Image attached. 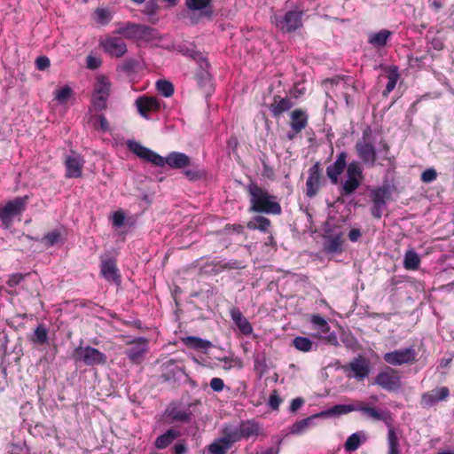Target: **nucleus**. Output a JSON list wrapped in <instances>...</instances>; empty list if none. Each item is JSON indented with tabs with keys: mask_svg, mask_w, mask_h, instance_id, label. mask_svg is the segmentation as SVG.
Returning <instances> with one entry per match:
<instances>
[{
	"mask_svg": "<svg viewBox=\"0 0 454 454\" xmlns=\"http://www.w3.org/2000/svg\"><path fill=\"white\" fill-rule=\"evenodd\" d=\"M347 153L341 152L337 156L336 160L327 167L326 175L333 184H337L339 183V176L347 166Z\"/></svg>",
	"mask_w": 454,
	"mask_h": 454,
	"instance_id": "19",
	"label": "nucleus"
},
{
	"mask_svg": "<svg viewBox=\"0 0 454 454\" xmlns=\"http://www.w3.org/2000/svg\"><path fill=\"white\" fill-rule=\"evenodd\" d=\"M389 195L387 187H380L373 190L371 193L372 200V215L375 218H380L386 207V199Z\"/></svg>",
	"mask_w": 454,
	"mask_h": 454,
	"instance_id": "15",
	"label": "nucleus"
},
{
	"mask_svg": "<svg viewBox=\"0 0 454 454\" xmlns=\"http://www.w3.org/2000/svg\"><path fill=\"white\" fill-rule=\"evenodd\" d=\"M124 354L134 364H140L148 352V340L145 338L134 339L128 343Z\"/></svg>",
	"mask_w": 454,
	"mask_h": 454,
	"instance_id": "9",
	"label": "nucleus"
},
{
	"mask_svg": "<svg viewBox=\"0 0 454 454\" xmlns=\"http://www.w3.org/2000/svg\"><path fill=\"white\" fill-rule=\"evenodd\" d=\"M437 177V172L434 168H427L421 174V181L428 184L434 181Z\"/></svg>",
	"mask_w": 454,
	"mask_h": 454,
	"instance_id": "55",
	"label": "nucleus"
},
{
	"mask_svg": "<svg viewBox=\"0 0 454 454\" xmlns=\"http://www.w3.org/2000/svg\"><path fill=\"white\" fill-rule=\"evenodd\" d=\"M167 415L171 419L172 422L187 423L192 420V413L189 408L170 406L167 410Z\"/></svg>",
	"mask_w": 454,
	"mask_h": 454,
	"instance_id": "26",
	"label": "nucleus"
},
{
	"mask_svg": "<svg viewBox=\"0 0 454 454\" xmlns=\"http://www.w3.org/2000/svg\"><path fill=\"white\" fill-rule=\"evenodd\" d=\"M420 264V257L414 249H409L404 254L403 267L408 270H418Z\"/></svg>",
	"mask_w": 454,
	"mask_h": 454,
	"instance_id": "32",
	"label": "nucleus"
},
{
	"mask_svg": "<svg viewBox=\"0 0 454 454\" xmlns=\"http://www.w3.org/2000/svg\"><path fill=\"white\" fill-rule=\"evenodd\" d=\"M159 38L160 34L157 29L145 25H141L138 40H145L150 42L157 40Z\"/></svg>",
	"mask_w": 454,
	"mask_h": 454,
	"instance_id": "43",
	"label": "nucleus"
},
{
	"mask_svg": "<svg viewBox=\"0 0 454 454\" xmlns=\"http://www.w3.org/2000/svg\"><path fill=\"white\" fill-rule=\"evenodd\" d=\"M169 166L171 168L181 169L191 164V159L188 155L179 152H172L167 157H162L161 164H156L157 167Z\"/></svg>",
	"mask_w": 454,
	"mask_h": 454,
	"instance_id": "17",
	"label": "nucleus"
},
{
	"mask_svg": "<svg viewBox=\"0 0 454 454\" xmlns=\"http://www.w3.org/2000/svg\"><path fill=\"white\" fill-rule=\"evenodd\" d=\"M223 436L221 437L225 442H227L231 447L233 443L240 441L241 434L239 426L228 425L223 428L222 431Z\"/></svg>",
	"mask_w": 454,
	"mask_h": 454,
	"instance_id": "29",
	"label": "nucleus"
},
{
	"mask_svg": "<svg viewBox=\"0 0 454 454\" xmlns=\"http://www.w3.org/2000/svg\"><path fill=\"white\" fill-rule=\"evenodd\" d=\"M303 403H304L303 398H301V397L294 398L291 403V405L289 408L290 411L291 412L297 411L302 406Z\"/></svg>",
	"mask_w": 454,
	"mask_h": 454,
	"instance_id": "64",
	"label": "nucleus"
},
{
	"mask_svg": "<svg viewBox=\"0 0 454 454\" xmlns=\"http://www.w3.org/2000/svg\"><path fill=\"white\" fill-rule=\"evenodd\" d=\"M211 0H185V5L192 12L190 17L192 24H196L201 19H211L213 11L210 8Z\"/></svg>",
	"mask_w": 454,
	"mask_h": 454,
	"instance_id": "8",
	"label": "nucleus"
},
{
	"mask_svg": "<svg viewBox=\"0 0 454 454\" xmlns=\"http://www.w3.org/2000/svg\"><path fill=\"white\" fill-rule=\"evenodd\" d=\"M356 150L359 158L365 164L374 166L377 153L374 145L365 138V135L356 144Z\"/></svg>",
	"mask_w": 454,
	"mask_h": 454,
	"instance_id": "14",
	"label": "nucleus"
},
{
	"mask_svg": "<svg viewBox=\"0 0 454 454\" xmlns=\"http://www.w3.org/2000/svg\"><path fill=\"white\" fill-rule=\"evenodd\" d=\"M104 51L112 57L121 58L127 52L125 42L119 37H109L101 43Z\"/></svg>",
	"mask_w": 454,
	"mask_h": 454,
	"instance_id": "18",
	"label": "nucleus"
},
{
	"mask_svg": "<svg viewBox=\"0 0 454 454\" xmlns=\"http://www.w3.org/2000/svg\"><path fill=\"white\" fill-rule=\"evenodd\" d=\"M388 454H399V442L395 431L393 427L389 428L387 434Z\"/></svg>",
	"mask_w": 454,
	"mask_h": 454,
	"instance_id": "46",
	"label": "nucleus"
},
{
	"mask_svg": "<svg viewBox=\"0 0 454 454\" xmlns=\"http://www.w3.org/2000/svg\"><path fill=\"white\" fill-rule=\"evenodd\" d=\"M247 192L250 196L251 211L270 215L281 214V206L278 202L277 197L270 194L256 183L249 184Z\"/></svg>",
	"mask_w": 454,
	"mask_h": 454,
	"instance_id": "1",
	"label": "nucleus"
},
{
	"mask_svg": "<svg viewBox=\"0 0 454 454\" xmlns=\"http://www.w3.org/2000/svg\"><path fill=\"white\" fill-rule=\"evenodd\" d=\"M184 176L189 180H198L202 177V173L197 169H187L184 171Z\"/></svg>",
	"mask_w": 454,
	"mask_h": 454,
	"instance_id": "63",
	"label": "nucleus"
},
{
	"mask_svg": "<svg viewBox=\"0 0 454 454\" xmlns=\"http://www.w3.org/2000/svg\"><path fill=\"white\" fill-rule=\"evenodd\" d=\"M374 384L389 392L397 391L402 387L400 376L391 367L380 372L374 379Z\"/></svg>",
	"mask_w": 454,
	"mask_h": 454,
	"instance_id": "5",
	"label": "nucleus"
},
{
	"mask_svg": "<svg viewBox=\"0 0 454 454\" xmlns=\"http://www.w3.org/2000/svg\"><path fill=\"white\" fill-rule=\"evenodd\" d=\"M111 83L105 76H99L94 86L92 105L97 111H102L106 107V102L110 95Z\"/></svg>",
	"mask_w": 454,
	"mask_h": 454,
	"instance_id": "4",
	"label": "nucleus"
},
{
	"mask_svg": "<svg viewBox=\"0 0 454 454\" xmlns=\"http://www.w3.org/2000/svg\"><path fill=\"white\" fill-rule=\"evenodd\" d=\"M127 146L129 150L137 157L151 162L153 165L161 164L162 156L154 153L151 149L143 146L140 143L135 140H128Z\"/></svg>",
	"mask_w": 454,
	"mask_h": 454,
	"instance_id": "13",
	"label": "nucleus"
},
{
	"mask_svg": "<svg viewBox=\"0 0 454 454\" xmlns=\"http://www.w3.org/2000/svg\"><path fill=\"white\" fill-rule=\"evenodd\" d=\"M138 67H139V63L137 60H136L134 59H128L124 60V62L121 66V68L124 72L133 73L137 70Z\"/></svg>",
	"mask_w": 454,
	"mask_h": 454,
	"instance_id": "53",
	"label": "nucleus"
},
{
	"mask_svg": "<svg viewBox=\"0 0 454 454\" xmlns=\"http://www.w3.org/2000/svg\"><path fill=\"white\" fill-rule=\"evenodd\" d=\"M87 67L92 70L98 68L101 65V59L92 55H89L86 59Z\"/></svg>",
	"mask_w": 454,
	"mask_h": 454,
	"instance_id": "58",
	"label": "nucleus"
},
{
	"mask_svg": "<svg viewBox=\"0 0 454 454\" xmlns=\"http://www.w3.org/2000/svg\"><path fill=\"white\" fill-rule=\"evenodd\" d=\"M294 104L289 98H281L280 96H274L273 102L270 106V111L274 117H278L283 113L289 111Z\"/></svg>",
	"mask_w": 454,
	"mask_h": 454,
	"instance_id": "23",
	"label": "nucleus"
},
{
	"mask_svg": "<svg viewBox=\"0 0 454 454\" xmlns=\"http://www.w3.org/2000/svg\"><path fill=\"white\" fill-rule=\"evenodd\" d=\"M231 447L221 437L211 442L208 447V454H226Z\"/></svg>",
	"mask_w": 454,
	"mask_h": 454,
	"instance_id": "38",
	"label": "nucleus"
},
{
	"mask_svg": "<svg viewBox=\"0 0 454 454\" xmlns=\"http://www.w3.org/2000/svg\"><path fill=\"white\" fill-rule=\"evenodd\" d=\"M83 161L79 155L67 156L66 159L67 176L76 178L82 176Z\"/></svg>",
	"mask_w": 454,
	"mask_h": 454,
	"instance_id": "25",
	"label": "nucleus"
},
{
	"mask_svg": "<svg viewBox=\"0 0 454 454\" xmlns=\"http://www.w3.org/2000/svg\"><path fill=\"white\" fill-rule=\"evenodd\" d=\"M72 94V90L69 86H64L61 89L56 90L55 99L59 103L64 104L67 101Z\"/></svg>",
	"mask_w": 454,
	"mask_h": 454,
	"instance_id": "52",
	"label": "nucleus"
},
{
	"mask_svg": "<svg viewBox=\"0 0 454 454\" xmlns=\"http://www.w3.org/2000/svg\"><path fill=\"white\" fill-rule=\"evenodd\" d=\"M384 361L393 366L413 364L417 361V352L413 347L396 349L383 356Z\"/></svg>",
	"mask_w": 454,
	"mask_h": 454,
	"instance_id": "7",
	"label": "nucleus"
},
{
	"mask_svg": "<svg viewBox=\"0 0 454 454\" xmlns=\"http://www.w3.org/2000/svg\"><path fill=\"white\" fill-rule=\"evenodd\" d=\"M302 12L298 10H291L286 12L283 16L274 15L272 21L276 27L285 33H291L302 26Z\"/></svg>",
	"mask_w": 454,
	"mask_h": 454,
	"instance_id": "3",
	"label": "nucleus"
},
{
	"mask_svg": "<svg viewBox=\"0 0 454 454\" xmlns=\"http://www.w3.org/2000/svg\"><path fill=\"white\" fill-rule=\"evenodd\" d=\"M294 346L300 351L309 352L312 349L313 343L307 337L298 336L293 340Z\"/></svg>",
	"mask_w": 454,
	"mask_h": 454,
	"instance_id": "47",
	"label": "nucleus"
},
{
	"mask_svg": "<svg viewBox=\"0 0 454 454\" xmlns=\"http://www.w3.org/2000/svg\"><path fill=\"white\" fill-rule=\"evenodd\" d=\"M317 418H320V417L317 416V414H314L310 417H308L306 419H301V420L295 422L290 427V434H301L305 429H307L309 427L313 425V421Z\"/></svg>",
	"mask_w": 454,
	"mask_h": 454,
	"instance_id": "37",
	"label": "nucleus"
},
{
	"mask_svg": "<svg viewBox=\"0 0 454 454\" xmlns=\"http://www.w3.org/2000/svg\"><path fill=\"white\" fill-rule=\"evenodd\" d=\"M343 233L340 231H328L324 236L323 249L326 254H338L342 253Z\"/></svg>",
	"mask_w": 454,
	"mask_h": 454,
	"instance_id": "12",
	"label": "nucleus"
},
{
	"mask_svg": "<svg viewBox=\"0 0 454 454\" xmlns=\"http://www.w3.org/2000/svg\"><path fill=\"white\" fill-rule=\"evenodd\" d=\"M360 435L358 433H354L347 439L345 442V450L348 452L356 450L360 446Z\"/></svg>",
	"mask_w": 454,
	"mask_h": 454,
	"instance_id": "50",
	"label": "nucleus"
},
{
	"mask_svg": "<svg viewBox=\"0 0 454 454\" xmlns=\"http://www.w3.org/2000/svg\"><path fill=\"white\" fill-rule=\"evenodd\" d=\"M135 104L140 115L146 119L149 112H156L160 109V102L152 97H139Z\"/></svg>",
	"mask_w": 454,
	"mask_h": 454,
	"instance_id": "21",
	"label": "nucleus"
},
{
	"mask_svg": "<svg viewBox=\"0 0 454 454\" xmlns=\"http://www.w3.org/2000/svg\"><path fill=\"white\" fill-rule=\"evenodd\" d=\"M356 411H362L364 415H367L368 417L375 419V420H384L385 415L383 412L380 411L379 410L365 406L363 403H359L356 404Z\"/></svg>",
	"mask_w": 454,
	"mask_h": 454,
	"instance_id": "42",
	"label": "nucleus"
},
{
	"mask_svg": "<svg viewBox=\"0 0 454 454\" xmlns=\"http://www.w3.org/2000/svg\"><path fill=\"white\" fill-rule=\"evenodd\" d=\"M25 278V275L21 273H15L9 277L8 280L6 281V284L10 287H14L18 286Z\"/></svg>",
	"mask_w": 454,
	"mask_h": 454,
	"instance_id": "57",
	"label": "nucleus"
},
{
	"mask_svg": "<svg viewBox=\"0 0 454 454\" xmlns=\"http://www.w3.org/2000/svg\"><path fill=\"white\" fill-rule=\"evenodd\" d=\"M347 176L362 181L363 179V169L358 162L352 161L347 167Z\"/></svg>",
	"mask_w": 454,
	"mask_h": 454,
	"instance_id": "48",
	"label": "nucleus"
},
{
	"mask_svg": "<svg viewBox=\"0 0 454 454\" xmlns=\"http://www.w3.org/2000/svg\"><path fill=\"white\" fill-rule=\"evenodd\" d=\"M183 341L187 347L197 350H207L213 346L211 341L195 336L186 337Z\"/></svg>",
	"mask_w": 454,
	"mask_h": 454,
	"instance_id": "34",
	"label": "nucleus"
},
{
	"mask_svg": "<svg viewBox=\"0 0 454 454\" xmlns=\"http://www.w3.org/2000/svg\"><path fill=\"white\" fill-rule=\"evenodd\" d=\"M356 411V404H337L325 411L317 413L320 418L339 416Z\"/></svg>",
	"mask_w": 454,
	"mask_h": 454,
	"instance_id": "28",
	"label": "nucleus"
},
{
	"mask_svg": "<svg viewBox=\"0 0 454 454\" xmlns=\"http://www.w3.org/2000/svg\"><path fill=\"white\" fill-rule=\"evenodd\" d=\"M387 83L382 92L384 97H387L395 88L399 79V73L396 67H391L387 69Z\"/></svg>",
	"mask_w": 454,
	"mask_h": 454,
	"instance_id": "35",
	"label": "nucleus"
},
{
	"mask_svg": "<svg viewBox=\"0 0 454 454\" xmlns=\"http://www.w3.org/2000/svg\"><path fill=\"white\" fill-rule=\"evenodd\" d=\"M223 380L220 378H213L210 381V387L215 392L222 391L223 389Z\"/></svg>",
	"mask_w": 454,
	"mask_h": 454,
	"instance_id": "62",
	"label": "nucleus"
},
{
	"mask_svg": "<svg viewBox=\"0 0 454 454\" xmlns=\"http://www.w3.org/2000/svg\"><path fill=\"white\" fill-rule=\"evenodd\" d=\"M231 317L239 328V330L245 335H249L253 332V327L249 321L243 316L241 311L233 307L231 311Z\"/></svg>",
	"mask_w": 454,
	"mask_h": 454,
	"instance_id": "24",
	"label": "nucleus"
},
{
	"mask_svg": "<svg viewBox=\"0 0 454 454\" xmlns=\"http://www.w3.org/2000/svg\"><path fill=\"white\" fill-rule=\"evenodd\" d=\"M141 24L127 23L117 29V34L128 39L138 40Z\"/></svg>",
	"mask_w": 454,
	"mask_h": 454,
	"instance_id": "30",
	"label": "nucleus"
},
{
	"mask_svg": "<svg viewBox=\"0 0 454 454\" xmlns=\"http://www.w3.org/2000/svg\"><path fill=\"white\" fill-rule=\"evenodd\" d=\"M125 220V215L121 211H116L113 215V224L115 227H121L123 225Z\"/></svg>",
	"mask_w": 454,
	"mask_h": 454,
	"instance_id": "60",
	"label": "nucleus"
},
{
	"mask_svg": "<svg viewBox=\"0 0 454 454\" xmlns=\"http://www.w3.org/2000/svg\"><path fill=\"white\" fill-rule=\"evenodd\" d=\"M158 10V4L155 0H149L145 4V9L143 10V12L146 15L152 16L156 13Z\"/></svg>",
	"mask_w": 454,
	"mask_h": 454,
	"instance_id": "56",
	"label": "nucleus"
},
{
	"mask_svg": "<svg viewBox=\"0 0 454 454\" xmlns=\"http://www.w3.org/2000/svg\"><path fill=\"white\" fill-rule=\"evenodd\" d=\"M95 119L97 120V122H98L101 131L106 132L109 130V124H108L106 117L103 114L96 115Z\"/></svg>",
	"mask_w": 454,
	"mask_h": 454,
	"instance_id": "61",
	"label": "nucleus"
},
{
	"mask_svg": "<svg viewBox=\"0 0 454 454\" xmlns=\"http://www.w3.org/2000/svg\"><path fill=\"white\" fill-rule=\"evenodd\" d=\"M100 272L103 278L107 281H112L116 285L121 284V275L119 274V270L116 267L114 259L109 256H102Z\"/></svg>",
	"mask_w": 454,
	"mask_h": 454,
	"instance_id": "16",
	"label": "nucleus"
},
{
	"mask_svg": "<svg viewBox=\"0 0 454 454\" xmlns=\"http://www.w3.org/2000/svg\"><path fill=\"white\" fill-rule=\"evenodd\" d=\"M321 173L319 163L316 162L309 169V177L306 181V194L308 197H314L320 188Z\"/></svg>",
	"mask_w": 454,
	"mask_h": 454,
	"instance_id": "20",
	"label": "nucleus"
},
{
	"mask_svg": "<svg viewBox=\"0 0 454 454\" xmlns=\"http://www.w3.org/2000/svg\"><path fill=\"white\" fill-rule=\"evenodd\" d=\"M63 241V235L60 231L53 230L46 233L42 239L41 242L47 247H52Z\"/></svg>",
	"mask_w": 454,
	"mask_h": 454,
	"instance_id": "39",
	"label": "nucleus"
},
{
	"mask_svg": "<svg viewBox=\"0 0 454 454\" xmlns=\"http://www.w3.org/2000/svg\"><path fill=\"white\" fill-rule=\"evenodd\" d=\"M239 427L242 439H247L253 435H258L260 433L259 425L252 420L243 421L239 425Z\"/></svg>",
	"mask_w": 454,
	"mask_h": 454,
	"instance_id": "33",
	"label": "nucleus"
},
{
	"mask_svg": "<svg viewBox=\"0 0 454 454\" xmlns=\"http://www.w3.org/2000/svg\"><path fill=\"white\" fill-rule=\"evenodd\" d=\"M347 372V377L354 378L358 381L364 380L367 378L371 372L370 362L363 356L355 357L348 364L343 367Z\"/></svg>",
	"mask_w": 454,
	"mask_h": 454,
	"instance_id": "6",
	"label": "nucleus"
},
{
	"mask_svg": "<svg viewBox=\"0 0 454 454\" xmlns=\"http://www.w3.org/2000/svg\"><path fill=\"white\" fill-rule=\"evenodd\" d=\"M310 322L317 326L322 333H328L330 326L326 320L320 315H312Z\"/></svg>",
	"mask_w": 454,
	"mask_h": 454,
	"instance_id": "51",
	"label": "nucleus"
},
{
	"mask_svg": "<svg viewBox=\"0 0 454 454\" xmlns=\"http://www.w3.org/2000/svg\"><path fill=\"white\" fill-rule=\"evenodd\" d=\"M94 20L100 25H106L113 18L111 11L107 8H97L93 13Z\"/></svg>",
	"mask_w": 454,
	"mask_h": 454,
	"instance_id": "44",
	"label": "nucleus"
},
{
	"mask_svg": "<svg viewBox=\"0 0 454 454\" xmlns=\"http://www.w3.org/2000/svg\"><path fill=\"white\" fill-rule=\"evenodd\" d=\"M270 226V219L264 216H255L247 223V227L251 230H259L261 231H267Z\"/></svg>",
	"mask_w": 454,
	"mask_h": 454,
	"instance_id": "41",
	"label": "nucleus"
},
{
	"mask_svg": "<svg viewBox=\"0 0 454 454\" xmlns=\"http://www.w3.org/2000/svg\"><path fill=\"white\" fill-rule=\"evenodd\" d=\"M73 357L75 362H82L88 366L103 365L107 361L106 354L90 346L75 348Z\"/></svg>",
	"mask_w": 454,
	"mask_h": 454,
	"instance_id": "2",
	"label": "nucleus"
},
{
	"mask_svg": "<svg viewBox=\"0 0 454 454\" xmlns=\"http://www.w3.org/2000/svg\"><path fill=\"white\" fill-rule=\"evenodd\" d=\"M27 200V196L17 197L0 208V220L3 223L8 225L14 216L21 214L25 210Z\"/></svg>",
	"mask_w": 454,
	"mask_h": 454,
	"instance_id": "10",
	"label": "nucleus"
},
{
	"mask_svg": "<svg viewBox=\"0 0 454 454\" xmlns=\"http://www.w3.org/2000/svg\"><path fill=\"white\" fill-rule=\"evenodd\" d=\"M282 403L281 397L278 395L277 390H273L269 398V406L273 410L277 411Z\"/></svg>",
	"mask_w": 454,
	"mask_h": 454,
	"instance_id": "54",
	"label": "nucleus"
},
{
	"mask_svg": "<svg viewBox=\"0 0 454 454\" xmlns=\"http://www.w3.org/2000/svg\"><path fill=\"white\" fill-rule=\"evenodd\" d=\"M450 395L447 387H441L433 389L430 392L423 394L421 402L425 406H433L440 401L445 400Z\"/></svg>",
	"mask_w": 454,
	"mask_h": 454,
	"instance_id": "22",
	"label": "nucleus"
},
{
	"mask_svg": "<svg viewBox=\"0 0 454 454\" xmlns=\"http://www.w3.org/2000/svg\"><path fill=\"white\" fill-rule=\"evenodd\" d=\"M199 65V70L196 73V80L198 84L204 88L210 83V74L207 70L208 62L207 59L200 53L195 51H189L187 52Z\"/></svg>",
	"mask_w": 454,
	"mask_h": 454,
	"instance_id": "11",
	"label": "nucleus"
},
{
	"mask_svg": "<svg viewBox=\"0 0 454 454\" xmlns=\"http://www.w3.org/2000/svg\"><path fill=\"white\" fill-rule=\"evenodd\" d=\"M34 344L43 345L48 343V330L43 325H38L29 338Z\"/></svg>",
	"mask_w": 454,
	"mask_h": 454,
	"instance_id": "36",
	"label": "nucleus"
},
{
	"mask_svg": "<svg viewBox=\"0 0 454 454\" xmlns=\"http://www.w3.org/2000/svg\"><path fill=\"white\" fill-rule=\"evenodd\" d=\"M391 32L387 29H382L380 32L370 35L369 43L377 47L386 45Z\"/></svg>",
	"mask_w": 454,
	"mask_h": 454,
	"instance_id": "40",
	"label": "nucleus"
},
{
	"mask_svg": "<svg viewBox=\"0 0 454 454\" xmlns=\"http://www.w3.org/2000/svg\"><path fill=\"white\" fill-rule=\"evenodd\" d=\"M178 436L179 433L176 430L168 429L166 433L156 438L154 445L157 449H165L170 445Z\"/></svg>",
	"mask_w": 454,
	"mask_h": 454,
	"instance_id": "31",
	"label": "nucleus"
},
{
	"mask_svg": "<svg viewBox=\"0 0 454 454\" xmlns=\"http://www.w3.org/2000/svg\"><path fill=\"white\" fill-rule=\"evenodd\" d=\"M35 66L38 70L43 71L50 67V59L46 56L38 57L35 60Z\"/></svg>",
	"mask_w": 454,
	"mask_h": 454,
	"instance_id": "59",
	"label": "nucleus"
},
{
	"mask_svg": "<svg viewBox=\"0 0 454 454\" xmlns=\"http://www.w3.org/2000/svg\"><path fill=\"white\" fill-rule=\"evenodd\" d=\"M290 127L294 133H301L308 125V114L301 109H295L291 113Z\"/></svg>",
	"mask_w": 454,
	"mask_h": 454,
	"instance_id": "27",
	"label": "nucleus"
},
{
	"mask_svg": "<svg viewBox=\"0 0 454 454\" xmlns=\"http://www.w3.org/2000/svg\"><path fill=\"white\" fill-rule=\"evenodd\" d=\"M361 181L351 176H347V180L342 184V195H351L359 187Z\"/></svg>",
	"mask_w": 454,
	"mask_h": 454,
	"instance_id": "45",
	"label": "nucleus"
},
{
	"mask_svg": "<svg viewBox=\"0 0 454 454\" xmlns=\"http://www.w3.org/2000/svg\"><path fill=\"white\" fill-rule=\"evenodd\" d=\"M158 91L166 98H168L174 93L173 84L166 80H160L157 82Z\"/></svg>",
	"mask_w": 454,
	"mask_h": 454,
	"instance_id": "49",
	"label": "nucleus"
}]
</instances>
